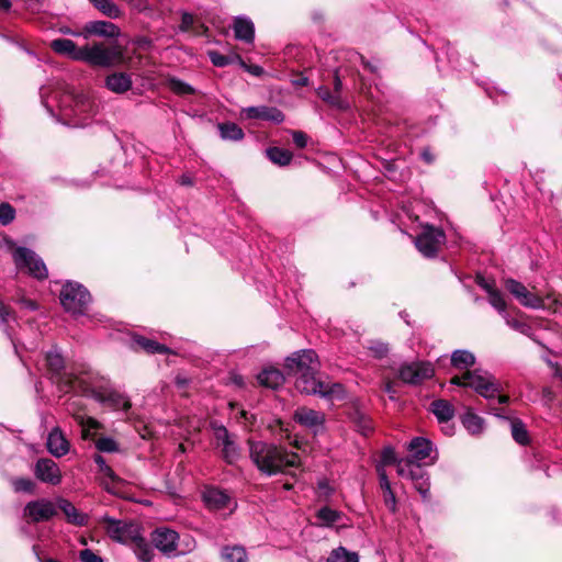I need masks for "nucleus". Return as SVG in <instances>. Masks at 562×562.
<instances>
[{
  "label": "nucleus",
  "instance_id": "1",
  "mask_svg": "<svg viewBox=\"0 0 562 562\" xmlns=\"http://www.w3.org/2000/svg\"><path fill=\"white\" fill-rule=\"evenodd\" d=\"M57 99V112L42 95V103L48 114L69 127H85L98 113V104L93 95L83 90L66 89Z\"/></svg>",
  "mask_w": 562,
  "mask_h": 562
},
{
  "label": "nucleus",
  "instance_id": "2",
  "mask_svg": "<svg viewBox=\"0 0 562 562\" xmlns=\"http://www.w3.org/2000/svg\"><path fill=\"white\" fill-rule=\"evenodd\" d=\"M249 457L257 469L271 476L300 465V457L283 446L248 440Z\"/></svg>",
  "mask_w": 562,
  "mask_h": 562
},
{
  "label": "nucleus",
  "instance_id": "3",
  "mask_svg": "<svg viewBox=\"0 0 562 562\" xmlns=\"http://www.w3.org/2000/svg\"><path fill=\"white\" fill-rule=\"evenodd\" d=\"M295 389L306 395H318L330 401L340 400L345 395L342 384L323 381L319 370L297 375L295 378Z\"/></svg>",
  "mask_w": 562,
  "mask_h": 562
},
{
  "label": "nucleus",
  "instance_id": "4",
  "mask_svg": "<svg viewBox=\"0 0 562 562\" xmlns=\"http://www.w3.org/2000/svg\"><path fill=\"white\" fill-rule=\"evenodd\" d=\"M59 299L66 312L82 315L91 301V295L83 285L69 281L63 286Z\"/></svg>",
  "mask_w": 562,
  "mask_h": 562
},
{
  "label": "nucleus",
  "instance_id": "5",
  "mask_svg": "<svg viewBox=\"0 0 562 562\" xmlns=\"http://www.w3.org/2000/svg\"><path fill=\"white\" fill-rule=\"evenodd\" d=\"M467 387L473 389L484 398H493L502 391L501 383L488 372L483 370H468L464 372Z\"/></svg>",
  "mask_w": 562,
  "mask_h": 562
},
{
  "label": "nucleus",
  "instance_id": "6",
  "mask_svg": "<svg viewBox=\"0 0 562 562\" xmlns=\"http://www.w3.org/2000/svg\"><path fill=\"white\" fill-rule=\"evenodd\" d=\"M99 521L104 524L106 535L119 543L132 542L140 532L138 525L130 520H120L104 515Z\"/></svg>",
  "mask_w": 562,
  "mask_h": 562
},
{
  "label": "nucleus",
  "instance_id": "7",
  "mask_svg": "<svg viewBox=\"0 0 562 562\" xmlns=\"http://www.w3.org/2000/svg\"><path fill=\"white\" fill-rule=\"evenodd\" d=\"M117 57L119 53L115 48L105 47L102 43H94L81 47L79 61L93 67L108 68L114 65Z\"/></svg>",
  "mask_w": 562,
  "mask_h": 562
},
{
  "label": "nucleus",
  "instance_id": "8",
  "mask_svg": "<svg viewBox=\"0 0 562 562\" xmlns=\"http://www.w3.org/2000/svg\"><path fill=\"white\" fill-rule=\"evenodd\" d=\"M13 260L19 270H26L33 278L43 280L48 276L47 268L42 258L26 247H18L13 251Z\"/></svg>",
  "mask_w": 562,
  "mask_h": 562
},
{
  "label": "nucleus",
  "instance_id": "9",
  "mask_svg": "<svg viewBox=\"0 0 562 562\" xmlns=\"http://www.w3.org/2000/svg\"><path fill=\"white\" fill-rule=\"evenodd\" d=\"M446 235L441 228L426 225L415 238V246L418 251L427 257H436L440 246L445 243Z\"/></svg>",
  "mask_w": 562,
  "mask_h": 562
},
{
  "label": "nucleus",
  "instance_id": "10",
  "mask_svg": "<svg viewBox=\"0 0 562 562\" xmlns=\"http://www.w3.org/2000/svg\"><path fill=\"white\" fill-rule=\"evenodd\" d=\"M319 367L318 356L313 349L295 351L285 360V368L289 374L295 378L303 373L318 371Z\"/></svg>",
  "mask_w": 562,
  "mask_h": 562
},
{
  "label": "nucleus",
  "instance_id": "11",
  "mask_svg": "<svg viewBox=\"0 0 562 562\" xmlns=\"http://www.w3.org/2000/svg\"><path fill=\"white\" fill-rule=\"evenodd\" d=\"M435 374L434 366L428 361L403 363L398 369V378L405 384L418 385Z\"/></svg>",
  "mask_w": 562,
  "mask_h": 562
},
{
  "label": "nucleus",
  "instance_id": "12",
  "mask_svg": "<svg viewBox=\"0 0 562 562\" xmlns=\"http://www.w3.org/2000/svg\"><path fill=\"white\" fill-rule=\"evenodd\" d=\"M56 515V505L45 498L31 501L24 507V517L31 522L47 521Z\"/></svg>",
  "mask_w": 562,
  "mask_h": 562
},
{
  "label": "nucleus",
  "instance_id": "13",
  "mask_svg": "<svg viewBox=\"0 0 562 562\" xmlns=\"http://www.w3.org/2000/svg\"><path fill=\"white\" fill-rule=\"evenodd\" d=\"M240 117L244 120H256L280 124L284 121V114L276 106L257 105L247 106L240 110Z\"/></svg>",
  "mask_w": 562,
  "mask_h": 562
},
{
  "label": "nucleus",
  "instance_id": "14",
  "mask_svg": "<svg viewBox=\"0 0 562 562\" xmlns=\"http://www.w3.org/2000/svg\"><path fill=\"white\" fill-rule=\"evenodd\" d=\"M505 288L525 307L538 310L543 306L542 299L540 296L531 293L530 291H528V289L521 282H519L517 280H514V279L506 280Z\"/></svg>",
  "mask_w": 562,
  "mask_h": 562
},
{
  "label": "nucleus",
  "instance_id": "15",
  "mask_svg": "<svg viewBox=\"0 0 562 562\" xmlns=\"http://www.w3.org/2000/svg\"><path fill=\"white\" fill-rule=\"evenodd\" d=\"M34 475L41 482L58 485L61 482V472L55 461L48 458H41L34 467Z\"/></svg>",
  "mask_w": 562,
  "mask_h": 562
},
{
  "label": "nucleus",
  "instance_id": "16",
  "mask_svg": "<svg viewBox=\"0 0 562 562\" xmlns=\"http://www.w3.org/2000/svg\"><path fill=\"white\" fill-rule=\"evenodd\" d=\"M91 35L115 38L120 35V29L117 25L109 21H90L86 23L82 29V37L87 40Z\"/></svg>",
  "mask_w": 562,
  "mask_h": 562
},
{
  "label": "nucleus",
  "instance_id": "17",
  "mask_svg": "<svg viewBox=\"0 0 562 562\" xmlns=\"http://www.w3.org/2000/svg\"><path fill=\"white\" fill-rule=\"evenodd\" d=\"M178 539V532L169 528H157L151 537L155 547L165 554L176 551Z\"/></svg>",
  "mask_w": 562,
  "mask_h": 562
},
{
  "label": "nucleus",
  "instance_id": "18",
  "mask_svg": "<svg viewBox=\"0 0 562 562\" xmlns=\"http://www.w3.org/2000/svg\"><path fill=\"white\" fill-rule=\"evenodd\" d=\"M205 506L211 510H223L233 504L231 496L217 487H206L202 494Z\"/></svg>",
  "mask_w": 562,
  "mask_h": 562
},
{
  "label": "nucleus",
  "instance_id": "19",
  "mask_svg": "<svg viewBox=\"0 0 562 562\" xmlns=\"http://www.w3.org/2000/svg\"><path fill=\"white\" fill-rule=\"evenodd\" d=\"M46 447L52 456L61 458L69 452L70 442L66 438L60 427L56 426L49 431L47 436Z\"/></svg>",
  "mask_w": 562,
  "mask_h": 562
},
{
  "label": "nucleus",
  "instance_id": "20",
  "mask_svg": "<svg viewBox=\"0 0 562 562\" xmlns=\"http://www.w3.org/2000/svg\"><path fill=\"white\" fill-rule=\"evenodd\" d=\"M294 419L300 425L314 429L315 432L318 428H322L325 423L323 413L307 407L297 408L294 413Z\"/></svg>",
  "mask_w": 562,
  "mask_h": 562
},
{
  "label": "nucleus",
  "instance_id": "21",
  "mask_svg": "<svg viewBox=\"0 0 562 562\" xmlns=\"http://www.w3.org/2000/svg\"><path fill=\"white\" fill-rule=\"evenodd\" d=\"M56 507L59 508L69 524L75 526H86L89 517L87 514L80 513L75 505L66 498L59 497L56 502Z\"/></svg>",
  "mask_w": 562,
  "mask_h": 562
},
{
  "label": "nucleus",
  "instance_id": "22",
  "mask_svg": "<svg viewBox=\"0 0 562 562\" xmlns=\"http://www.w3.org/2000/svg\"><path fill=\"white\" fill-rule=\"evenodd\" d=\"M236 40L251 44L255 40V25L247 16H237L233 23Z\"/></svg>",
  "mask_w": 562,
  "mask_h": 562
},
{
  "label": "nucleus",
  "instance_id": "23",
  "mask_svg": "<svg viewBox=\"0 0 562 562\" xmlns=\"http://www.w3.org/2000/svg\"><path fill=\"white\" fill-rule=\"evenodd\" d=\"M50 48L59 55L67 56L68 58L79 61L81 47L68 38H56L50 42Z\"/></svg>",
  "mask_w": 562,
  "mask_h": 562
},
{
  "label": "nucleus",
  "instance_id": "24",
  "mask_svg": "<svg viewBox=\"0 0 562 562\" xmlns=\"http://www.w3.org/2000/svg\"><path fill=\"white\" fill-rule=\"evenodd\" d=\"M132 78L125 72H114L105 78V87L117 94L125 93L132 88Z\"/></svg>",
  "mask_w": 562,
  "mask_h": 562
},
{
  "label": "nucleus",
  "instance_id": "25",
  "mask_svg": "<svg viewBox=\"0 0 562 562\" xmlns=\"http://www.w3.org/2000/svg\"><path fill=\"white\" fill-rule=\"evenodd\" d=\"M408 450L411 452L412 458L415 461H423L426 458L430 457V453L432 451V443L430 440L426 438L416 437L411 440L408 445Z\"/></svg>",
  "mask_w": 562,
  "mask_h": 562
},
{
  "label": "nucleus",
  "instance_id": "26",
  "mask_svg": "<svg viewBox=\"0 0 562 562\" xmlns=\"http://www.w3.org/2000/svg\"><path fill=\"white\" fill-rule=\"evenodd\" d=\"M430 411L440 424L449 423L454 416V408L447 400H435L430 404Z\"/></svg>",
  "mask_w": 562,
  "mask_h": 562
},
{
  "label": "nucleus",
  "instance_id": "27",
  "mask_svg": "<svg viewBox=\"0 0 562 562\" xmlns=\"http://www.w3.org/2000/svg\"><path fill=\"white\" fill-rule=\"evenodd\" d=\"M258 382L266 387L278 389L284 383V375L279 369L268 368L258 374Z\"/></svg>",
  "mask_w": 562,
  "mask_h": 562
},
{
  "label": "nucleus",
  "instance_id": "28",
  "mask_svg": "<svg viewBox=\"0 0 562 562\" xmlns=\"http://www.w3.org/2000/svg\"><path fill=\"white\" fill-rule=\"evenodd\" d=\"M475 363V356L465 349L454 350L451 355V364L458 370H469Z\"/></svg>",
  "mask_w": 562,
  "mask_h": 562
},
{
  "label": "nucleus",
  "instance_id": "29",
  "mask_svg": "<svg viewBox=\"0 0 562 562\" xmlns=\"http://www.w3.org/2000/svg\"><path fill=\"white\" fill-rule=\"evenodd\" d=\"M100 401L116 411L127 412L131 408L130 398L125 394L115 391H111L106 395L100 397Z\"/></svg>",
  "mask_w": 562,
  "mask_h": 562
},
{
  "label": "nucleus",
  "instance_id": "30",
  "mask_svg": "<svg viewBox=\"0 0 562 562\" xmlns=\"http://www.w3.org/2000/svg\"><path fill=\"white\" fill-rule=\"evenodd\" d=\"M133 543V551L138 560L142 562H151L154 552L150 544L142 537L140 532L131 542Z\"/></svg>",
  "mask_w": 562,
  "mask_h": 562
},
{
  "label": "nucleus",
  "instance_id": "31",
  "mask_svg": "<svg viewBox=\"0 0 562 562\" xmlns=\"http://www.w3.org/2000/svg\"><path fill=\"white\" fill-rule=\"evenodd\" d=\"M266 155L270 161L278 166H286L292 159V153L281 147H269L266 149Z\"/></svg>",
  "mask_w": 562,
  "mask_h": 562
},
{
  "label": "nucleus",
  "instance_id": "32",
  "mask_svg": "<svg viewBox=\"0 0 562 562\" xmlns=\"http://www.w3.org/2000/svg\"><path fill=\"white\" fill-rule=\"evenodd\" d=\"M396 471L400 476L412 480L416 474L420 473L422 468L411 459H401L396 463Z\"/></svg>",
  "mask_w": 562,
  "mask_h": 562
},
{
  "label": "nucleus",
  "instance_id": "33",
  "mask_svg": "<svg viewBox=\"0 0 562 562\" xmlns=\"http://www.w3.org/2000/svg\"><path fill=\"white\" fill-rule=\"evenodd\" d=\"M222 559L224 562H248L247 552L241 546L225 547Z\"/></svg>",
  "mask_w": 562,
  "mask_h": 562
},
{
  "label": "nucleus",
  "instance_id": "34",
  "mask_svg": "<svg viewBox=\"0 0 562 562\" xmlns=\"http://www.w3.org/2000/svg\"><path fill=\"white\" fill-rule=\"evenodd\" d=\"M462 425L470 434L477 435L483 430L484 420L479 415L469 411L462 416Z\"/></svg>",
  "mask_w": 562,
  "mask_h": 562
},
{
  "label": "nucleus",
  "instance_id": "35",
  "mask_svg": "<svg viewBox=\"0 0 562 562\" xmlns=\"http://www.w3.org/2000/svg\"><path fill=\"white\" fill-rule=\"evenodd\" d=\"M92 5L110 19L121 16V9L112 0H89Z\"/></svg>",
  "mask_w": 562,
  "mask_h": 562
},
{
  "label": "nucleus",
  "instance_id": "36",
  "mask_svg": "<svg viewBox=\"0 0 562 562\" xmlns=\"http://www.w3.org/2000/svg\"><path fill=\"white\" fill-rule=\"evenodd\" d=\"M317 94L322 100L339 110H345L348 108V102L342 100L340 94H337L335 91L330 92L326 87H319L317 89Z\"/></svg>",
  "mask_w": 562,
  "mask_h": 562
},
{
  "label": "nucleus",
  "instance_id": "37",
  "mask_svg": "<svg viewBox=\"0 0 562 562\" xmlns=\"http://www.w3.org/2000/svg\"><path fill=\"white\" fill-rule=\"evenodd\" d=\"M135 342L146 352L155 355V353H169L170 349L162 345L157 342L156 340H151L145 337H137L135 339Z\"/></svg>",
  "mask_w": 562,
  "mask_h": 562
},
{
  "label": "nucleus",
  "instance_id": "38",
  "mask_svg": "<svg viewBox=\"0 0 562 562\" xmlns=\"http://www.w3.org/2000/svg\"><path fill=\"white\" fill-rule=\"evenodd\" d=\"M317 519L322 526L330 527L341 518V513L330 507L324 506L316 513Z\"/></svg>",
  "mask_w": 562,
  "mask_h": 562
},
{
  "label": "nucleus",
  "instance_id": "39",
  "mask_svg": "<svg viewBox=\"0 0 562 562\" xmlns=\"http://www.w3.org/2000/svg\"><path fill=\"white\" fill-rule=\"evenodd\" d=\"M412 482L416 491L420 494L422 498L424 501H428L430 496V483L423 469L420 473L416 474V476L412 479Z\"/></svg>",
  "mask_w": 562,
  "mask_h": 562
},
{
  "label": "nucleus",
  "instance_id": "40",
  "mask_svg": "<svg viewBox=\"0 0 562 562\" xmlns=\"http://www.w3.org/2000/svg\"><path fill=\"white\" fill-rule=\"evenodd\" d=\"M207 55L211 63L216 67H225L228 65L238 64L240 60V55L238 54L223 55L216 50H211Z\"/></svg>",
  "mask_w": 562,
  "mask_h": 562
},
{
  "label": "nucleus",
  "instance_id": "41",
  "mask_svg": "<svg viewBox=\"0 0 562 562\" xmlns=\"http://www.w3.org/2000/svg\"><path fill=\"white\" fill-rule=\"evenodd\" d=\"M326 562H359L356 552H349L344 547H339L331 551Z\"/></svg>",
  "mask_w": 562,
  "mask_h": 562
},
{
  "label": "nucleus",
  "instance_id": "42",
  "mask_svg": "<svg viewBox=\"0 0 562 562\" xmlns=\"http://www.w3.org/2000/svg\"><path fill=\"white\" fill-rule=\"evenodd\" d=\"M45 358L48 369L53 373L59 374L65 367L61 353L57 349H53L46 353Z\"/></svg>",
  "mask_w": 562,
  "mask_h": 562
},
{
  "label": "nucleus",
  "instance_id": "43",
  "mask_svg": "<svg viewBox=\"0 0 562 562\" xmlns=\"http://www.w3.org/2000/svg\"><path fill=\"white\" fill-rule=\"evenodd\" d=\"M512 436L519 445H527L529 442V435L525 424L519 419L512 420Z\"/></svg>",
  "mask_w": 562,
  "mask_h": 562
},
{
  "label": "nucleus",
  "instance_id": "44",
  "mask_svg": "<svg viewBox=\"0 0 562 562\" xmlns=\"http://www.w3.org/2000/svg\"><path fill=\"white\" fill-rule=\"evenodd\" d=\"M93 461L98 465L99 471L103 474V476L108 477L112 483L121 482V479L114 473L112 468L106 464L105 459L102 456L95 454L93 457Z\"/></svg>",
  "mask_w": 562,
  "mask_h": 562
},
{
  "label": "nucleus",
  "instance_id": "45",
  "mask_svg": "<svg viewBox=\"0 0 562 562\" xmlns=\"http://www.w3.org/2000/svg\"><path fill=\"white\" fill-rule=\"evenodd\" d=\"M222 453L224 459L228 463L233 464L239 459L240 450L237 443L233 439H231L229 441L222 446Z\"/></svg>",
  "mask_w": 562,
  "mask_h": 562
},
{
  "label": "nucleus",
  "instance_id": "46",
  "mask_svg": "<svg viewBox=\"0 0 562 562\" xmlns=\"http://www.w3.org/2000/svg\"><path fill=\"white\" fill-rule=\"evenodd\" d=\"M11 484L13 490L18 493L33 494L35 490V483L29 477H15L12 479Z\"/></svg>",
  "mask_w": 562,
  "mask_h": 562
},
{
  "label": "nucleus",
  "instance_id": "47",
  "mask_svg": "<svg viewBox=\"0 0 562 562\" xmlns=\"http://www.w3.org/2000/svg\"><path fill=\"white\" fill-rule=\"evenodd\" d=\"M506 324L508 327H510L512 329L522 334V335H526V336H530L531 335V327L526 324L525 322H521L517 318H514V317H510L507 313L503 315Z\"/></svg>",
  "mask_w": 562,
  "mask_h": 562
},
{
  "label": "nucleus",
  "instance_id": "48",
  "mask_svg": "<svg viewBox=\"0 0 562 562\" xmlns=\"http://www.w3.org/2000/svg\"><path fill=\"white\" fill-rule=\"evenodd\" d=\"M169 88L171 91H173L177 94H193L194 88L190 86L189 83L178 79V78H171L169 80Z\"/></svg>",
  "mask_w": 562,
  "mask_h": 562
},
{
  "label": "nucleus",
  "instance_id": "49",
  "mask_svg": "<svg viewBox=\"0 0 562 562\" xmlns=\"http://www.w3.org/2000/svg\"><path fill=\"white\" fill-rule=\"evenodd\" d=\"M76 420L82 427V438L87 439L90 437V430L98 429L99 423L92 417L76 416Z\"/></svg>",
  "mask_w": 562,
  "mask_h": 562
},
{
  "label": "nucleus",
  "instance_id": "50",
  "mask_svg": "<svg viewBox=\"0 0 562 562\" xmlns=\"http://www.w3.org/2000/svg\"><path fill=\"white\" fill-rule=\"evenodd\" d=\"M488 302L502 316L506 314V302L498 290L495 289L488 294Z\"/></svg>",
  "mask_w": 562,
  "mask_h": 562
},
{
  "label": "nucleus",
  "instance_id": "51",
  "mask_svg": "<svg viewBox=\"0 0 562 562\" xmlns=\"http://www.w3.org/2000/svg\"><path fill=\"white\" fill-rule=\"evenodd\" d=\"M95 448L101 452H116L119 450L116 441L110 437H102L98 439Z\"/></svg>",
  "mask_w": 562,
  "mask_h": 562
},
{
  "label": "nucleus",
  "instance_id": "52",
  "mask_svg": "<svg viewBox=\"0 0 562 562\" xmlns=\"http://www.w3.org/2000/svg\"><path fill=\"white\" fill-rule=\"evenodd\" d=\"M224 136L231 137L233 140H239L244 137L243 130L234 123H226L221 126Z\"/></svg>",
  "mask_w": 562,
  "mask_h": 562
},
{
  "label": "nucleus",
  "instance_id": "53",
  "mask_svg": "<svg viewBox=\"0 0 562 562\" xmlns=\"http://www.w3.org/2000/svg\"><path fill=\"white\" fill-rule=\"evenodd\" d=\"M15 216L14 209L9 203H1L0 204V223L2 225L10 224Z\"/></svg>",
  "mask_w": 562,
  "mask_h": 562
},
{
  "label": "nucleus",
  "instance_id": "54",
  "mask_svg": "<svg viewBox=\"0 0 562 562\" xmlns=\"http://www.w3.org/2000/svg\"><path fill=\"white\" fill-rule=\"evenodd\" d=\"M11 318L15 319L13 311L3 302L0 301V324L5 326L4 331L10 338L11 335L7 328V325Z\"/></svg>",
  "mask_w": 562,
  "mask_h": 562
},
{
  "label": "nucleus",
  "instance_id": "55",
  "mask_svg": "<svg viewBox=\"0 0 562 562\" xmlns=\"http://www.w3.org/2000/svg\"><path fill=\"white\" fill-rule=\"evenodd\" d=\"M369 349L373 352L374 357L382 359L389 352V347L386 344L382 341H373L371 342Z\"/></svg>",
  "mask_w": 562,
  "mask_h": 562
},
{
  "label": "nucleus",
  "instance_id": "56",
  "mask_svg": "<svg viewBox=\"0 0 562 562\" xmlns=\"http://www.w3.org/2000/svg\"><path fill=\"white\" fill-rule=\"evenodd\" d=\"M238 65L240 68H243L248 74L255 76V77H261L265 74V70L259 65H248L245 63V60L240 57V60L238 61Z\"/></svg>",
  "mask_w": 562,
  "mask_h": 562
},
{
  "label": "nucleus",
  "instance_id": "57",
  "mask_svg": "<svg viewBox=\"0 0 562 562\" xmlns=\"http://www.w3.org/2000/svg\"><path fill=\"white\" fill-rule=\"evenodd\" d=\"M381 460L384 465L396 464L398 462L396 453L391 447L383 449Z\"/></svg>",
  "mask_w": 562,
  "mask_h": 562
},
{
  "label": "nucleus",
  "instance_id": "58",
  "mask_svg": "<svg viewBox=\"0 0 562 562\" xmlns=\"http://www.w3.org/2000/svg\"><path fill=\"white\" fill-rule=\"evenodd\" d=\"M383 501H384L385 507L391 513L396 512V497H395V494L392 491V488L383 492Z\"/></svg>",
  "mask_w": 562,
  "mask_h": 562
},
{
  "label": "nucleus",
  "instance_id": "59",
  "mask_svg": "<svg viewBox=\"0 0 562 562\" xmlns=\"http://www.w3.org/2000/svg\"><path fill=\"white\" fill-rule=\"evenodd\" d=\"M81 562H103V559L90 549H83L79 553Z\"/></svg>",
  "mask_w": 562,
  "mask_h": 562
},
{
  "label": "nucleus",
  "instance_id": "60",
  "mask_svg": "<svg viewBox=\"0 0 562 562\" xmlns=\"http://www.w3.org/2000/svg\"><path fill=\"white\" fill-rule=\"evenodd\" d=\"M215 439L220 446L225 445L227 441L232 439L228 430L224 426H218L215 428Z\"/></svg>",
  "mask_w": 562,
  "mask_h": 562
},
{
  "label": "nucleus",
  "instance_id": "61",
  "mask_svg": "<svg viewBox=\"0 0 562 562\" xmlns=\"http://www.w3.org/2000/svg\"><path fill=\"white\" fill-rule=\"evenodd\" d=\"M446 55L448 57V61L453 69H459L461 66L459 64L458 53L448 44L446 48Z\"/></svg>",
  "mask_w": 562,
  "mask_h": 562
},
{
  "label": "nucleus",
  "instance_id": "62",
  "mask_svg": "<svg viewBox=\"0 0 562 562\" xmlns=\"http://www.w3.org/2000/svg\"><path fill=\"white\" fill-rule=\"evenodd\" d=\"M352 60H355V61L356 60H360L361 64L363 65L364 69L369 70L372 74H376L378 70H379L378 64L371 63V61H367L364 59V57L362 55L358 54V53L353 54V59Z\"/></svg>",
  "mask_w": 562,
  "mask_h": 562
},
{
  "label": "nucleus",
  "instance_id": "63",
  "mask_svg": "<svg viewBox=\"0 0 562 562\" xmlns=\"http://www.w3.org/2000/svg\"><path fill=\"white\" fill-rule=\"evenodd\" d=\"M319 495L326 498L330 497L334 493V488L330 486L327 480H319L317 483Z\"/></svg>",
  "mask_w": 562,
  "mask_h": 562
},
{
  "label": "nucleus",
  "instance_id": "64",
  "mask_svg": "<svg viewBox=\"0 0 562 562\" xmlns=\"http://www.w3.org/2000/svg\"><path fill=\"white\" fill-rule=\"evenodd\" d=\"M358 428L362 435L368 436L372 431V424L370 419L361 416L358 423Z\"/></svg>",
  "mask_w": 562,
  "mask_h": 562
}]
</instances>
